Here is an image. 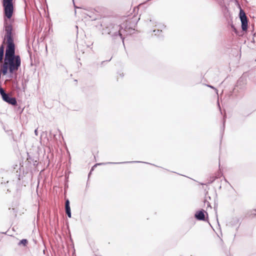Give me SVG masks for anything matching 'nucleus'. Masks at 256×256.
<instances>
[{"label": "nucleus", "mask_w": 256, "mask_h": 256, "mask_svg": "<svg viewBox=\"0 0 256 256\" xmlns=\"http://www.w3.org/2000/svg\"><path fill=\"white\" fill-rule=\"evenodd\" d=\"M105 30L113 40L120 39L124 42V38L120 24H110L106 27Z\"/></svg>", "instance_id": "f03ea898"}, {"label": "nucleus", "mask_w": 256, "mask_h": 256, "mask_svg": "<svg viewBox=\"0 0 256 256\" xmlns=\"http://www.w3.org/2000/svg\"><path fill=\"white\" fill-rule=\"evenodd\" d=\"M226 114H225L224 116V118H223L222 126L221 128V130H221V132L222 133V134H223L224 132V128H225V123H226Z\"/></svg>", "instance_id": "f8f14e48"}, {"label": "nucleus", "mask_w": 256, "mask_h": 256, "mask_svg": "<svg viewBox=\"0 0 256 256\" xmlns=\"http://www.w3.org/2000/svg\"><path fill=\"white\" fill-rule=\"evenodd\" d=\"M240 7L239 18L241 22L242 30L244 32H246L248 28V19L247 18L244 11Z\"/></svg>", "instance_id": "39448f33"}, {"label": "nucleus", "mask_w": 256, "mask_h": 256, "mask_svg": "<svg viewBox=\"0 0 256 256\" xmlns=\"http://www.w3.org/2000/svg\"><path fill=\"white\" fill-rule=\"evenodd\" d=\"M194 218L198 220L207 222L208 218V214L204 210L200 209L196 212Z\"/></svg>", "instance_id": "6e6552de"}, {"label": "nucleus", "mask_w": 256, "mask_h": 256, "mask_svg": "<svg viewBox=\"0 0 256 256\" xmlns=\"http://www.w3.org/2000/svg\"><path fill=\"white\" fill-rule=\"evenodd\" d=\"M248 76V72H246L243 74L240 80H246V77Z\"/></svg>", "instance_id": "2eb2a0df"}, {"label": "nucleus", "mask_w": 256, "mask_h": 256, "mask_svg": "<svg viewBox=\"0 0 256 256\" xmlns=\"http://www.w3.org/2000/svg\"><path fill=\"white\" fill-rule=\"evenodd\" d=\"M12 88L16 90V92L19 93L22 91H24L27 81H11Z\"/></svg>", "instance_id": "423d86ee"}, {"label": "nucleus", "mask_w": 256, "mask_h": 256, "mask_svg": "<svg viewBox=\"0 0 256 256\" xmlns=\"http://www.w3.org/2000/svg\"><path fill=\"white\" fill-rule=\"evenodd\" d=\"M65 211L68 216L69 218H71L72 212L70 206V202L68 199H66L65 202Z\"/></svg>", "instance_id": "1a4fd4ad"}, {"label": "nucleus", "mask_w": 256, "mask_h": 256, "mask_svg": "<svg viewBox=\"0 0 256 256\" xmlns=\"http://www.w3.org/2000/svg\"><path fill=\"white\" fill-rule=\"evenodd\" d=\"M30 160H31L33 162L34 166H37L38 164V162L37 160H34V159H32L30 158H29Z\"/></svg>", "instance_id": "f3484780"}, {"label": "nucleus", "mask_w": 256, "mask_h": 256, "mask_svg": "<svg viewBox=\"0 0 256 256\" xmlns=\"http://www.w3.org/2000/svg\"><path fill=\"white\" fill-rule=\"evenodd\" d=\"M216 178L215 177H212L210 181L208 182V184H212V182H213L215 180Z\"/></svg>", "instance_id": "412c9836"}, {"label": "nucleus", "mask_w": 256, "mask_h": 256, "mask_svg": "<svg viewBox=\"0 0 256 256\" xmlns=\"http://www.w3.org/2000/svg\"><path fill=\"white\" fill-rule=\"evenodd\" d=\"M18 180H20V175H19Z\"/></svg>", "instance_id": "c756f323"}, {"label": "nucleus", "mask_w": 256, "mask_h": 256, "mask_svg": "<svg viewBox=\"0 0 256 256\" xmlns=\"http://www.w3.org/2000/svg\"><path fill=\"white\" fill-rule=\"evenodd\" d=\"M111 59H112V58L110 60H106V61L107 62H109V61H110L111 60Z\"/></svg>", "instance_id": "bb28decb"}, {"label": "nucleus", "mask_w": 256, "mask_h": 256, "mask_svg": "<svg viewBox=\"0 0 256 256\" xmlns=\"http://www.w3.org/2000/svg\"><path fill=\"white\" fill-rule=\"evenodd\" d=\"M0 94L4 102L13 106H18L16 99L7 94L1 86H0Z\"/></svg>", "instance_id": "20e7f679"}, {"label": "nucleus", "mask_w": 256, "mask_h": 256, "mask_svg": "<svg viewBox=\"0 0 256 256\" xmlns=\"http://www.w3.org/2000/svg\"><path fill=\"white\" fill-rule=\"evenodd\" d=\"M9 210H12L14 214H15V216H16V213L17 212V210L15 208H12V209L10 208Z\"/></svg>", "instance_id": "a211bd4d"}, {"label": "nucleus", "mask_w": 256, "mask_h": 256, "mask_svg": "<svg viewBox=\"0 0 256 256\" xmlns=\"http://www.w3.org/2000/svg\"><path fill=\"white\" fill-rule=\"evenodd\" d=\"M98 64H94L92 66H88V69L91 70L92 68H93L94 70H96L98 68Z\"/></svg>", "instance_id": "ddd939ff"}, {"label": "nucleus", "mask_w": 256, "mask_h": 256, "mask_svg": "<svg viewBox=\"0 0 256 256\" xmlns=\"http://www.w3.org/2000/svg\"><path fill=\"white\" fill-rule=\"evenodd\" d=\"M2 82V81H0V84H2V83H1V82Z\"/></svg>", "instance_id": "7c9ffc66"}, {"label": "nucleus", "mask_w": 256, "mask_h": 256, "mask_svg": "<svg viewBox=\"0 0 256 256\" xmlns=\"http://www.w3.org/2000/svg\"><path fill=\"white\" fill-rule=\"evenodd\" d=\"M28 244V240L27 239L24 238L20 240V242H18V246H27Z\"/></svg>", "instance_id": "9b49d317"}, {"label": "nucleus", "mask_w": 256, "mask_h": 256, "mask_svg": "<svg viewBox=\"0 0 256 256\" xmlns=\"http://www.w3.org/2000/svg\"><path fill=\"white\" fill-rule=\"evenodd\" d=\"M206 85L207 86H208V87H210V88H212L214 89V90H215L216 92V93H218V90H217V89H216V88H214L212 86V85H209V84H206Z\"/></svg>", "instance_id": "6ab92c4d"}, {"label": "nucleus", "mask_w": 256, "mask_h": 256, "mask_svg": "<svg viewBox=\"0 0 256 256\" xmlns=\"http://www.w3.org/2000/svg\"><path fill=\"white\" fill-rule=\"evenodd\" d=\"M2 234H6V232H2Z\"/></svg>", "instance_id": "c85d7f7f"}, {"label": "nucleus", "mask_w": 256, "mask_h": 256, "mask_svg": "<svg viewBox=\"0 0 256 256\" xmlns=\"http://www.w3.org/2000/svg\"><path fill=\"white\" fill-rule=\"evenodd\" d=\"M217 104H218V107L219 108L220 112L221 114H222V112L221 108L220 106V104L218 100Z\"/></svg>", "instance_id": "4be33fe9"}, {"label": "nucleus", "mask_w": 256, "mask_h": 256, "mask_svg": "<svg viewBox=\"0 0 256 256\" xmlns=\"http://www.w3.org/2000/svg\"><path fill=\"white\" fill-rule=\"evenodd\" d=\"M23 110H24V108L21 109L20 106H18V107L17 108V112H19L20 113H22V111H23Z\"/></svg>", "instance_id": "aec40b11"}, {"label": "nucleus", "mask_w": 256, "mask_h": 256, "mask_svg": "<svg viewBox=\"0 0 256 256\" xmlns=\"http://www.w3.org/2000/svg\"><path fill=\"white\" fill-rule=\"evenodd\" d=\"M14 0H2L3 7L4 30L14 28L12 23L14 20L12 16L14 13Z\"/></svg>", "instance_id": "f257e3e1"}, {"label": "nucleus", "mask_w": 256, "mask_h": 256, "mask_svg": "<svg viewBox=\"0 0 256 256\" xmlns=\"http://www.w3.org/2000/svg\"><path fill=\"white\" fill-rule=\"evenodd\" d=\"M68 188V185L66 184L65 186H64V188L66 189Z\"/></svg>", "instance_id": "b1692460"}, {"label": "nucleus", "mask_w": 256, "mask_h": 256, "mask_svg": "<svg viewBox=\"0 0 256 256\" xmlns=\"http://www.w3.org/2000/svg\"><path fill=\"white\" fill-rule=\"evenodd\" d=\"M142 162L140 161H130V162H101V163H97L92 168L88 174V177L89 178L90 175L92 174V172L94 170V168L97 166H102V165H106V164H130V163H140ZM143 163L148 164H152L150 163L143 162Z\"/></svg>", "instance_id": "0eeeda50"}, {"label": "nucleus", "mask_w": 256, "mask_h": 256, "mask_svg": "<svg viewBox=\"0 0 256 256\" xmlns=\"http://www.w3.org/2000/svg\"><path fill=\"white\" fill-rule=\"evenodd\" d=\"M208 206H210V204L208 202Z\"/></svg>", "instance_id": "a878e982"}, {"label": "nucleus", "mask_w": 256, "mask_h": 256, "mask_svg": "<svg viewBox=\"0 0 256 256\" xmlns=\"http://www.w3.org/2000/svg\"><path fill=\"white\" fill-rule=\"evenodd\" d=\"M136 18L133 16L127 18L122 24L121 27L124 36L131 34L134 33V28L137 24Z\"/></svg>", "instance_id": "7ed1b4c3"}, {"label": "nucleus", "mask_w": 256, "mask_h": 256, "mask_svg": "<svg viewBox=\"0 0 256 256\" xmlns=\"http://www.w3.org/2000/svg\"><path fill=\"white\" fill-rule=\"evenodd\" d=\"M154 33V34L155 35H158V36H160V34L159 33H161L162 32V30H154L153 31Z\"/></svg>", "instance_id": "dca6fc26"}, {"label": "nucleus", "mask_w": 256, "mask_h": 256, "mask_svg": "<svg viewBox=\"0 0 256 256\" xmlns=\"http://www.w3.org/2000/svg\"><path fill=\"white\" fill-rule=\"evenodd\" d=\"M236 82H236V86H234V90H238V86L242 84V83L243 84H244V81L240 80V81H236Z\"/></svg>", "instance_id": "4468645a"}, {"label": "nucleus", "mask_w": 256, "mask_h": 256, "mask_svg": "<svg viewBox=\"0 0 256 256\" xmlns=\"http://www.w3.org/2000/svg\"><path fill=\"white\" fill-rule=\"evenodd\" d=\"M87 16H90V18H91V17H92V16H90V15H89L88 14H87Z\"/></svg>", "instance_id": "393cba45"}, {"label": "nucleus", "mask_w": 256, "mask_h": 256, "mask_svg": "<svg viewBox=\"0 0 256 256\" xmlns=\"http://www.w3.org/2000/svg\"><path fill=\"white\" fill-rule=\"evenodd\" d=\"M34 134L36 136H38V129H36L34 130Z\"/></svg>", "instance_id": "5701e85b"}, {"label": "nucleus", "mask_w": 256, "mask_h": 256, "mask_svg": "<svg viewBox=\"0 0 256 256\" xmlns=\"http://www.w3.org/2000/svg\"><path fill=\"white\" fill-rule=\"evenodd\" d=\"M4 43L2 42V44L0 46V61L3 59L4 54Z\"/></svg>", "instance_id": "9d476101"}, {"label": "nucleus", "mask_w": 256, "mask_h": 256, "mask_svg": "<svg viewBox=\"0 0 256 256\" xmlns=\"http://www.w3.org/2000/svg\"><path fill=\"white\" fill-rule=\"evenodd\" d=\"M236 220L237 221V222H238V219H236Z\"/></svg>", "instance_id": "cd10ccee"}]
</instances>
